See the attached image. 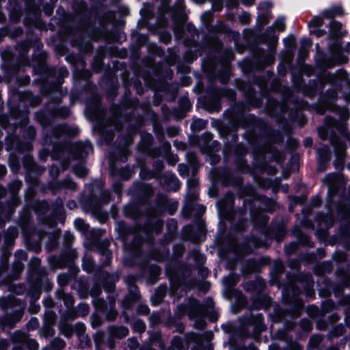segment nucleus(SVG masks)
<instances>
[{
  "mask_svg": "<svg viewBox=\"0 0 350 350\" xmlns=\"http://www.w3.org/2000/svg\"><path fill=\"white\" fill-rule=\"evenodd\" d=\"M40 260L36 257L31 258L29 264L31 286H33L36 291L35 294L31 292L29 293L36 298L40 295L41 291H49L52 288V284L46 275V271L40 267Z\"/></svg>",
  "mask_w": 350,
  "mask_h": 350,
  "instance_id": "nucleus-1",
  "label": "nucleus"
},
{
  "mask_svg": "<svg viewBox=\"0 0 350 350\" xmlns=\"http://www.w3.org/2000/svg\"><path fill=\"white\" fill-rule=\"evenodd\" d=\"M29 220L30 213L26 211L21 217L20 225L27 245L31 248H36L40 245L43 234L42 232L31 227Z\"/></svg>",
  "mask_w": 350,
  "mask_h": 350,
  "instance_id": "nucleus-2",
  "label": "nucleus"
},
{
  "mask_svg": "<svg viewBox=\"0 0 350 350\" xmlns=\"http://www.w3.org/2000/svg\"><path fill=\"white\" fill-rule=\"evenodd\" d=\"M0 308L5 312L10 310L11 313H24L25 304L19 299L8 295L0 297Z\"/></svg>",
  "mask_w": 350,
  "mask_h": 350,
  "instance_id": "nucleus-3",
  "label": "nucleus"
},
{
  "mask_svg": "<svg viewBox=\"0 0 350 350\" xmlns=\"http://www.w3.org/2000/svg\"><path fill=\"white\" fill-rule=\"evenodd\" d=\"M199 340L198 334L195 333L188 334L184 338L176 336L172 338L167 350H187L191 341H199Z\"/></svg>",
  "mask_w": 350,
  "mask_h": 350,
  "instance_id": "nucleus-4",
  "label": "nucleus"
},
{
  "mask_svg": "<svg viewBox=\"0 0 350 350\" xmlns=\"http://www.w3.org/2000/svg\"><path fill=\"white\" fill-rule=\"evenodd\" d=\"M234 200L233 194L228 192L217 204L219 213L228 220L233 219Z\"/></svg>",
  "mask_w": 350,
  "mask_h": 350,
  "instance_id": "nucleus-5",
  "label": "nucleus"
},
{
  "mask_svg": "<svg viewBox=\"0 0 350 350\" xmlns=\"http://www.w3.org/2000/svg\"><path fill=\"white\" fill-rule=\"evenodd\" d=\"M107 331L109 335V338L107 340L108 347L110 349L114 347L115 343L113 341V338L122 339L125 338L129 334V329L124 326H116L111 325L107 328Z\"/></svg>",
  "mask_w": 350,
  "mask_h": 350,
  "instance_id": "nucleus-6",
  "label": "nucleus"
},
{
  "mask_svg": "<svg viewBox=\"0 0 350 350\" xmlns=\"http://www.w3.org/2000/svg\"><path fill=\"white\" fill-rule=\"evenodd\" d=\"M187 312L190 319L202 317L206 314L205 306L196 299L190 300Z\"/></svg>",
  "mask_w": 350,
  "mask_h": 350,
  "instance_id": "nucleus-7",
  "label": "nucleus"
},
{
  "mask_svg": "<svg viewBox=\"0 0 350 350\" xmlns=\"http://www.w3.org/2000/svg\"><path fill=\"white\" fill-rule=\"evenodd\" d=\"M160 183L167 191H177L180 187L178 178L171 174H166L160 178Z\"/></svg>",
  "mask_w": 350,
  "mask_h": 350,
  "instance_id": "nucleus-8",
  "label": "nucleus"
},
{
  "mask_svg": "<svg viewBox=\"0 0 350 350\" xmlns=\"http://www.w3.org/2000/svg\"><path fill=\"white\" fill-rule=\"evenodd\" d=\"M129 291V295L122 301V305L124 309L131 308L140 298V295L138 293L136 286L131 285Z\"/></svg>",
  "mask_w": 350,
  "mask_h": 350,
  "instance_id": "nucleus-9",
  "label": "nucleus"
},
{
  "mask_svg": "<svg viewBox=\"0 0 350 350\" xmlns=\"http://www.w3.org/2000/svg\"><path fill=\"white\" fill-rule=\"evenodd\" d=\"M89 306L86 304H79L76 309H68L65 313L64 317L66 319L73 320L78 317H85L89 314Z\"/></svg>",
  "mask_w": 350,
  "mask_h": 350,
  "instance_id": "nucleus-10",
  "label": "nucleus"
},
{
  "mask_svg": "<svg viewBox=\"0 0 350 350\" xmlns=\"http://www.w3.org/2000/svg\"><path fill=\"white\" fill-rule=\"evenodd\" d=\"M24 313H10L0 317V323L3 328L8 327L13 328L16 323L19 322Z\"/></svg>",
  "mask_w": 350,
  "mask_h": 350,
  "instance_id": "nucleus-11",
  "label": "nucleus"
},
{
  "mask_svg": "<svg viewBox=\"0 0 350 350\" xmlns=\"http://www.w3.org/2000/svg\"><path fill=\"white\" fill-rule=\"evenodd\" d=\"M131 234L133 235V240L132 243L131 244V248L133 250H137L143 243V238L139 235V232L136 233L135 230L129 228L125 232V241H128L129 239V236Z\"/></svg>",
  "mask_w": 350,
  "mask_h": 350,
  "instance_id": "nucleus-12",
  "label": "nucleus"
},
{
  "mask_svg": "<svg viewBox=\"0 0 350 350\" xmlns=\"http://www.w3.org/2000/svg\"><path fill=\"white\" fill-rule=\"evenodd\" d=\"M340 180L339 175L335 173L327 174L323 179L329 187L331 192L336 193L338 191V183Z\"/></svg>",
  "mask_w": 350,
  "mask_h": 350,
  "instance_id": "nucleus-13",
  "label": "nucleus"
},
{
  "mask_svg": "<svg viewBox=\"0 0 350 350\" xmlns=\"http://www.w3.org/2000/svg\"><path fill=\"white\" fill-rule=\"evenodd\" d=\"M53 132L54 135L58 137L62 135L75 136L78 133V130L66 125H59L54 129Z\"/></svg>",
  "mask_w": 350,
  "mask_h": 350,
  "instance_id": "nucleus-14",
  "label": "nucleus"
},
{
  "mask_svg": "<svg viewBox=\"0 0 350 350\" xmlns=\"http://www.w3.org/2000/svg\"><path fill=\"white\" fill-rule=\"evenodd\" d=\"M332 144L334 146L336 154L339 157L338 163H342V156L345 150V145L342 143L338 137L333 136L330 139Z\"/></svg>",
  "mask_w": 350,
  "mask_h": 350,
  "instance_id": "nucleus-15",
  "label": "nucleus"
},
{
  "mask_svg": "<svg viewBox=\"0 0 350 350\" xmlns=\"http://www.w3.org/2000/svg\"><path fill=\"white\" fill-rule=\"evenodd\" d=\"M66 319L64 317V314L62 317V319L59 323V328L61 332L67 338H70L74 332V329L71 325L68 323Z\"/></svg>",
  "mask_w": 350,
  "mask_h": 350,
  "instance_id": "nucleus-16",
  "label": "nucleus"
},
{
  "mask_svg": "<svg viewBox=\"0 0 350 350\" xmlns=\"http://www.w3.org/2000/svg\"><path fill=\"white\" fill-rule=\"evenodd\" d=\"M10 339L15 345L21 344L25 345L29 337L25 332L16 331L12 334Z\"/></svg>",
  "mask_w": 350,
  "mask_h": 350,
  "instance_id": "nucleus-17",
  "label": "nucleus"
},
{
  "mask_svg": "<svg viewBox=\"0 0 350 350\" xmlns=\"http://www.w3.org/2000/svg\"><path fill=\"white\" fill-rule=\"evenodd\" d=\"M18 230L16 228H8L5 236V244L8 247H11L14 244V239L18 237Z\"/></svg>",
  "mask_w": 350,
  "mask_h": 350,
  "instance_id": "nucleus-18",
  "label": "nucleus"
},
{
  "mask_svg": "<svg viewBox=\"0 0 350 350\" xmlns=\"http://www.w3.org/2000/svg\"><path fill=\"white\" fill-rule=\"evenodd\" d=\"M23 183L21 180H14L9 185L10 191L12 196L13 203L16 205L18 203V199L16 198V193L21 188Z\"/></svg>",
  "mask_w": 350,
  "mask_h": 350,
  "instance_id": "nucleus-19",
  "label": "nucleus"
},
{
  "mask_svg": "<svg viewBox=\"0 0 350 350\" xmlns=\"http://www.w3.org/2000/svg\"><path fill=\"white\" fill-rule=\"evenodd\" d=\"M252 217L255 225L262 226L268 221V217L261 212H252Z\"/></svg>",
  "mask_w": 350,
  "mask_h": 350,
  "instance_id": "nucleus-20",
  "label": "nucleus"
},
{
  "mask_svg": "<svg viewBox=\"0 0 350 350\" xmlns=\"http://www.w3.org/2000/svg\"><path fill=\"white\" fill-rule=\"evenodd\" d=\"M66 347L65 341L60 338H55L50 342L49 345L44 350L50 349L52 350H62Z\"/></svg>",
  "mask_w": 350,
  "mask_h": 350,
  "instance_id": "nucleus-21",
  "label": "nucleus"
},
{
  "mask_svg": "<svg viewBox=\"0 0 350 350\" xmlns=\"http://www.w3.org/2000/svg\"><path fill=\"white\" fill-rule=\"evenodd\" d=\"M31 292L32 293H36V291H35V288H33V286H31V288L29 289V291H28L27 294L29 296L31 297V301H30V306H29V310L31 313H33V314H36L37 312H39L40 309V307L39 305H37L34 303L35 300L36 299H38L40 296L36 298V297H33L32 294H30L29 293Z\"/></svg>",
  "mask_w": 350,
  "mask_h": 350,
  "instance_id": "nucleus-22",
  "label": "nucleus"
},
{
  "mask_svg": "<svg viewBox=\"0 0 350 350\" xmlns=\"http://www.w3.org/2000/svg\"><path fill=\"white\" fill-rule=\"evenodd\" d=\"M167 288L165 286H160L158 288L154 293L152 300L154 304H158L161 302L163 298L165 296Z\"/></svg>",
  "mask_w": 350,
  "mask_h": 350,
  "instance_id": "nucleus-23",
  "label": "nucleus"
},
{
  "mask_svg": "<svg viewBox=\"0 0 350 350\" xmlns=\"http://www.w3.org/2000/svg\"><path fill=\"white\" fill-rule=\"evenodd\" d=\"M330 32L331 35L334 38H338L342 36L341 28L342 24L338 21H332L330 23Z\"/></svg>",
  "mask_w": 350,
  "mask_h": 350,
  "instance_id": "nucleus-24",
  "label": "nucleus"
},
{
  "mask_svg": "<svg viewBox=\"0 0 350 350\" xmlns=\"http://www.w3.org/2000/svg\"><path fill=\"white\" fill-rule=\"evenodd\" d=\"M109 310L106 314V319L109 321H114L118 315V312L115 310V300L110 299L109 301Z\"/></svg>",
  "mask_w": 350,
  "mask_h": 350,
  "instance_id": "nucleus-25",
  "label": "nucleus"
},
{
  "mask_svg": "<svg viewBox=\"0 0 350 350\" xmlns=\"http://www.w3.org/2000/svg\"><path fill=\"white\" fill-rule=\"evenodd\" d=\"M190 256L196 263L198 267L202 266L205 262V257L199 250H193L190 252Z\"/></svg>",
  "mask_w": 350,
  "mask_h": 350,
  "instance_id": "nucleus-26",
  "label": "nucleus"
},
{
  "mask_svg": "<svg viewBox=\"0 0 350 350\" xmlns=\"http://www.w3.org/2000/svg\"><path fill=\"white\" fill-rule=\"evenodd\" d=\"M312 46V42L307 38L302 39L301 41V47L299 49V55L304 58L308 54V49Z\"/></svg>",
  "mask_w": 350,
  "mask_h": 350,
  "instance_id": "nucleus-27",
  "label": "nucleus"
},
{
  "mask_svg": "<svg viewBox=\"0 0 350 350\" xmlns=\"http://www.w3.org/2000/svg\"><path fill=\"white\" fill-rule=\"evenodd\" d=\"M59 188H64L75 191L77 189V184L70 178H65L58 183Z\"/></svg>",
  "mask_w": 350,
  "mask_h": 350,
  "instance_id": "nucleus-28",
  "label": "nucleus"
},
{
  "mask_svg": "<svg viewBox=\"0 0 350 350\" xmlns=\"http://www.w3.org/2000/svg\"><path fill=\"white\" fill-rule=\"evenodd\" d=\"M56 314L52 310H47L44 318V324L55 325L56 323Z\"/></svg>",
  "mask_w": 350,
  "mask_h": 350,
  "instance_id": "nucleus-29",
  "label": "nucleus"
},
{
  "mask_svg": "<svg viewBox=\"0 0 350 350\" xmlns=\"http://www.w3.org/2000/svg\"><path fill=\"white\" fill-rule=\"evenodd\" d=\"M75 331L76 334L78 336L79 338H83L85 339V344L88 345L90 342V339L84 336L85 331V327L82 323H77L76 324L75 327Z\"/></svg>",
  "mask_w": 350,
  "mask_h": 350,
  "instance_id": "nucleus-30",
  "label": "nucleus"
},
{
  "mask_svg": "<svg viewBox=\"0 0 350 350\" xmlns=\"http://www.w3.org/2000/svg\"><path fill=\"white\" fill-rule=\"evenodd\" d=\"M25 167L29 172H33L36 170L43 171V169H40L38 165L33 162L32 159L29 157L25 158L24 161Z\"/></svg>",
  "mask_w": 350,
  "mask_h": 350,
  "instance_id": "nucleus-31",
  "label": "nucleus"
},
{
  "mask_svg": "<svg viewBox=\"0 0 350 350\" xmlns=\"http://www.w3.org/2000/svg\"><path fill=\"white\" fill-rule=\"evenodd\" d=\"M318 269H317V267L315 268V273L317 275H321L324 273H329L332 270V265L329 262H323L321 265H319Z\"/></svg>",
  "mask_w": 350,
  "mask_h": 350,
  "instance_id": "nucleus-32",
  "label": "nucleus"
},
{
  "mask_svg": "<svg viewBox=\"0 0 350 350\" xmlns=\"http://www.w3.org/2000/svg\"><path fill=\"white\" fill-rule=\"evenodd\" d=\"M238 88L242 90L243 92H245L247 97L249 98H252L254 95V92L252 86L243 81H240L237 84Z\"/></svg>",
  "mask_w": 350,
  "mask_h": 350,
  "instance_id": "nucleus-33",
  "label": "nucleus"
},
{
  "mask_svg": "<svg viewBox=\"0 0 350 350\" xmlns=\"http://www.w3.org/2000/svg\"><path fill=\"white\" fill-rule=\"evenodd\" d=\"M93 304L95 307V308L98 310L102 311V312H107V304L106 301L100 298H96L93 301Z\"/></svg>",
  "mask_w": 350,
  "mask_h": 350,
  "instance_id": "nucleus-34",
  "label": "nucleus"
},
{
  "mask_svg": "<svg viewBox=\"0 0 350 350\" xmlns=\"http://www.w3.org/2000/svg\"><path fill=\"white\" fill-rule=\"evenodd\" d=\"M24 269V265L23 262L19 261H14L13 264V275H12V279L16 280L18 278V275L20 273L23 271Z\"/></svg>",
  "mask_w": 350,
  "mask_h": 350,
  "instance_id": "nucleus-35",
  "label": "nucleus"
},
{
  "mask_svg": "<svg viewBox=\"0 0 350 350\" xmlns=\"http://www.w3.org/2000/svg\"><path fill=\"white\" fill-rule=\"evenodd\" d=\"M75 148L77 152L75 153V156L77 159H81L83 157V151L85 150L86 149L92 150L91 146H85L81 144H75Z\"/></svg>",
  "mask_w": 350,
  "mask_h": 350,
  "instance_id": "nucleus-36",
  "label": "nucleus"
},
{
  "mask_svg": "<svg viewBox=\"0 0 350 350\" xmlns=\"http://www.w3.org/2000/svg\"><path fill=\"white\" fill-rule=\"evenodd\" d=\"M60 298L63 300L65 306L68 308V309H72L71 308L74 304V297L72 295L62 293Z\"/></svg>",
  "mask_w": 350,
  "mask_h": 350,
  "instance_id": "nucleus-37",
  "label": "nucleus"
},
{
  "mask_svg": "<svg viewBox=\"0 0 350 350\" xmlns=\"http://www.w3.org/2000/svg\"><path fill=\"white\" fill-rule=\"evenodd\" d=\"M53 326L54 325H53L43 324V327L41 330L42 336H44V338L53 336L55 334Z\"/></svg>",
  "mask_w": 350,
  "mask_h": 350,
  "instance_id": "nucleus-38",
  "label": "nucleus"
},
{
  "mask_svg": "<svg viewBox=\"0 0 350 350\" xmlns=\"http://www.w3.org/2000/svg\"><path fill=\"white\" fill-rule=\"evenodd\" d=\"M296 236L300 243L308 245L309 247H313V243L310 241V238L307 235L303 234L301 232L297 231Z\"/></svg>",
  "mask_w": 350,
  "mask_h": 350,
  "instance_id": "nucleus-39",
  "label": "nucleus"
},
{
  "mask_svg": "<svg viewBox=\"0 0 350 350\" xmlns=\"http://www.w3.org/2000/svg\"><path fill=\"white\" fill-rule=\"evenodd\" d=\"M55 116L66 118L70 116V110L66 107L57 108L53 111Z\"/></svg>",
  "mask_w": 350,
  "mask_h": 350,
  "instance_id": "nucleus-40",
  "label": "nucleus"
},
{
  "mask_svg": "<svg viewBox=\"0 0 350 350\" xmlns=\"http://www.w3.org/2000/svg\"><path fill=\"white\" fill-rule=\"evenodd\" d=\"M73 172L77 176L81 178L85 177L88 172L85 166L81 164L75 166L73 168Z\"/></svg>",
  "mask_w": 350,
  "mask_h": 350,
  "instance_id": "nucleus-41",
  "label": "nucleus"
},
{
  "mask_svg": "<svg viewBox=\"0 0 350 350\" xmlns=\"http://www.w3.org/2000/svg\"><path fill=\"white\" fill-rule=\"evenodd\" d=\"M133 328L139 333H143L145 332L146 326L143 321L137 319L133 322Z\"/></svg>",
  "mask_w": 350,
  "mask_h": 350,
  "instance_id": "nucleus-42",
  "label": "nucleus"
},
{
  "mask_svg": "<svg viewBox=\"0 0 350 350\" xmlns=\"http://www.w3.org/2000/svg\"><path fill=\"white\" fill-rule=\"evenodd\" d=\"M239 281V277L236 275H230L224 278V282L228 288L234 286Z\"/></svg>",
  "mask_w": 350,
  "mask_h": 350,
  "instance_id": "nucleus-43",
  "label": "nucleus"
},
{
  "mask_svg": "<svg viewBox=\"0 0 350 350\" xmlns=\"http://www.w3.org/2000/svg\"><path fill=\"white\" fill-rule=\"evenodd\" d=\"M25 286L24 284H11L9 286V291L20 295L25 292Z\"/></svg>",
  "mask_w": 350,
  "mask_h": 350,
  "instance_id": "nucleus-44",
  "label": "nucleus"
},
{
  "mask_svg": "<svg viewBox=\"0 0 350 350\" xmlns=\"http://www.w3.org/2000/svg\"><path fill=\"white\" fill-rule=\"evenodd\" d=\"M318 153L321 159L324 161H327L330 158V152L329 150V148L326 146H324L323 148L318 149Z\"/></svg>",
  "mask_w": 350,
  "mask_h": 350,
  "instance_id": "nucleus-45",
  "label": "nucleus"
},
{
  "mask_svg": "<svg viewBox=\"0 0 350 350\" xmlns=\"http://www.w3.org/2000/svg\"><path fill=\"white\" fill-rule=\"evenodd\" d=\"M206 124L207 123L206 121L201 119H198L193 122V123L191 124V128L194 131H200L206 127Z\"/></svg>",
  "mask_w": 350,
  "mask_h": 350,
  "instance_id": "nucleus-46",
  "label": "nucleus"
},
{
  "mask_svg": "<svg viewBox=\"0 0 350 350\" xmlns=\"http://www.w3.org/2000/svg\"><path fill=\"white\" fill-rule=\"evenodd\" d=\"M83 267L88 273H92L94 269V262L91 258H86L83 260Z\"/></svg>",
  "mask_w": 350,
  "mask_h": 350,
  "instance_id": "nucleus-47",
  "label": "nucleus"
},
{
  "mask_svg": "<svg viewBox=\"0 0 350 350\" xmlns=\"http://www.w3.org/2000/svg\"><path fill=\"white\" fill-rule=\"evenodd\" d=\"M323 338L321 336L314 335L310 338L309 345L312 348H317L321 342Z\"/></svg>",
  "mask_w": 350,
  "mask_h": 350,
  "instance_id": "nucleus-48",
  "label": "nucleus"
},
{
  "mask_svg": "<svg viewBox=\"0 0 350 350\" xmlns=\"http://www.w3.org/2000/svg\"><path fill=\"white\" fill-rule=\"evenodd\" d=\"M157 201L158 205L164 208L165 207H167V205L170 200L167 198L166 196L160 194L157 196Z\"/></svg>",
  "mask_w": 350,
  "mask_h": 350,
  "instance_id": "nucleus-49",
  "label": "nucleus"
},
{
  "mask_svg": "<svg viewBox=\"0 0 350 350\" xmlns=\"http://www.w3.org/2000/svg\"><path fill=\"white\" fill-rule=\"evenodd\" d=\"M178 206V203L176 201H170L167 207L164 208L169 212L170 215H173L177 210Z\"/></svg>",
  "mask_w": 350,
  "mask_h": 350,
  "instance_id": "nucleus-50",
  "label": "nucleus"
},
{
  "mask_svg": "<svg viewBox=\"0 0 350 350\" xmlns=\"http://www.w3.org/2000/svg\"><path fill=\"white\" fill-rule=\"evenodd\" d=\"M75 226L79 230L82 232H85L88 228V226L82 219H77L75 221Z\"/></svg>",
  "mask_w": 350,
  "mask_h": 350,
  "instance_id": "nucleus-51",
  "label": "nucleus"
},
{
  "mask_svg": "<svg viewBox=\"0 0 350 350\" xmlns=\"http://www.w3.org/2000/svg\"><path fill=\"white\" fill-rule=\"evenodd\" d=\"M173 30L176 38L180 39L183 37L184 28L182 24H177L175 25Z\"/></svg>",
  "mask_w": 350,
  "mask_h": 350,
  "instance_id": "nucleus-52",
  "label": "nucleus"
},
{
  "mask_svg": "<svg viewBox=\"0 0 350 350\" xmlns=\"http://www.w3.org/2000/svg\"><path fill=\"white\" fill-rule=\"evenodd\" d=\"M198 337L200 339L199 341H191V342L195 343V345L191 350H206L202 337L200 334H198Z\"/></svg>",
  "mask_w": 350,
  "mask_h": 350,
  "instance_id": "nucleus-53",
  "label": "nucleus"
},
{
  "mask_svg": "<svg viewBox=\"0 0 350 350\" xmlns=\"http://www.w3.org/2000/svg\"><path fill=\"white\" fill-rule=\"evenodd\" d=\"M25 345H26L29 350H38L39 349L38 342L36 340L29 338Z\"/></svg>",
  "mask_w": 350,
  "mask_h": 350,
  "instance_id": "nucleus-54",
  "label": "nucleus"
},
{
  "mask_svg": "<svg viewBox=\"0 0 350 350\" xmlns=\"http://www.w3.org/2000/svg\"><path fill=\"white\" fill-rule=\"evenodd\" d=\"M221 96H226L229 100H233L235 98V93L230 90H221L219 92Z\"/></svg>",
  "mask_w": 350,
  "mask_h": 350,
  "instance_id": "nucleus-55",
  "label": "nucleus"
},
{
  "mask_svg": "<svg viewBox=\"0 0 350 350\" xmlns=\"http://www.w3.org/2000/svg\"><path fill=\"white\" fill-rule=\"evenodd\" d=\"M102 289L99 284H95L92 286L90 291V295L94 299L98 298L99 295L101 293Z\"/></svg>",
  "mask_w": 350,
  "mask_h": 350,
  "instance_id": "nucleus-56",
  "label": "nucleus"
},
{
  "mask_svg": "<svg viewBox=\"0 0 350 350\" xmlns=\"http://www.w3.org/2000/svg\"><path fill=\"white\" fill-rule=\"evenodd\" d=\"M15 261H26L27 260V254L25 251L20 250L15 253Z\"/></svg>",
  "mask_w": 350,
  "mask_h": 350,
  "instance_id": "nucleus-57",
  "label": "nucleus"
},
{
  "mask_svg": "<svg viewBox=\"0 0 350 350\" xmlns=\"http://www.w3.org/2000/svg\"><path fill=\"white\" fill-rule=\"evenodd\" d=\"M137 313L142 315H148L150 313V309L146 305L139 304L137 309Z\"/></svg>",
  "mask_w": 350,
  "mask_h": 350,
  "instance_id": "nucleus-58",
  "label": "nucleus"
},
{
  "mask_svg": "<svg viewBox=\"0 0 350 350\" xmlns=\"http://www.w3.org/2000/svg\"><path fill=\"white\" fill-rule=\"evenodd\" d=\"M70 280V276L67 274H60L58 276V282L61 286H66Z\"/></svg>",
  "mask_w": 350,
  "mask_h": 350,
  "instance_id": "nucleus-59",
  "label": "nucleus"
},
{
  "mask_svg": "<svg viewBox=\"0 0 350 350\" xmlns=\"http://www.w3.org/2000/svg\"><path fill=\"white\" fill-rule=\"evenodd\" d=\"M29 44L27 42H23L18 44V51L21 56L25 55L28 52Z\"/></svg>",
  "mask_w": 350,
  "mask_h": 350,
  "instance_id": "nucleus-60",
  "label": "nucleus"
},
{
  "mask_svg": "<svg viewBox=\"0 0 350 350\" xmlns=\"http://www.w3.org/2000/svg\"><path fill=\"white\" fill-rule=\"evenodd\" d=\"M323 18L321 17H320V16H315L310 22L309 26L310 27H317L321 26L323 25Z\"/></svg>",
  "mask_w": 350,
  "mask_h": 350,
  "instance_id": "nucleus-61",
  "label": "nucleus"
},
{
  "mask_svg": "<svg viewBox=\"0 0 350 350\" xmlns=\"http://www.w3.org/2000/svg\"><path fill=\"white\" fill-rule=\"evenodd\" d=\"M239 18L241 23L246 25L250 22L251 16L249 13L244 12L239 15Z\"/></svg>",
  "mask_w": 350,
  "mask_h": 350,
  "instance_id": "nucleus-62",
  "label": "nucleus"
},
{
  "mask_svg": "<svg viewBox=\"0 0 350 350\" xmlns=\"http://www.w3.org/2000/svg\"><path fill=\"white\" fill-rule=\"evenodd\" d=\"M345 327L342 325H338L336 326L332 331L333 335L336 337H338L344 334L345 333Z\"/></svg>",
  "mask_w": 350,
  "mask_h": 350,
  "instance_id": "nucleus-63",
  "label": "nucleus"
},
{
  "mask_svg": "<svg viewBox=\"0 0 350 350\" xmlns=\"http://www.w3.org/2000/svg\"><path fill=\"white\" fill-rule=\"evenodd\" d=\"M92 319V325L94 327H99L102 325L103 321L101 318L97 314H93L91 317Z\"/></svg>",
  "mask_w": 350,
  "mask_h": 350,
  "instance_id": "nucleus-64",
  "label": "nucleus"
}]
</instances>
